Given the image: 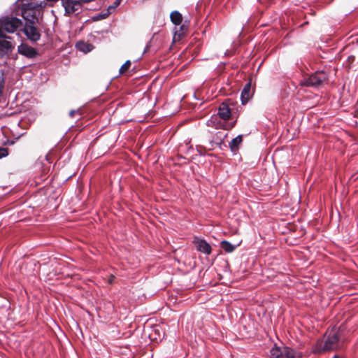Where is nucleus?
I'll return each mask as SVG.
<instances>
[{
    "instance_id": "f257e3e1",
    "label": "nucleus",
    "mask_w": 358,
    "mask_h": 358,
    "mask_svg": "<svg viewBox=\"0 0 358 358\" xmlns=\"http://www.w3.org/2000/svg\"><path fill=\"white\" fill-rule=\"evenodd\" d=\"M45 6V0H17L13 3L15 14L25 20L21 31L31 43H36L41 38V31L36 24L40 13Z\"/></svg>"
},
{
    "instance_id": "f03ea898",
    "label": "nucleus",
    "mask_w": 358,
    "mask_h": 358,
    "mask_svg": "<svg viewBox=\"0 0 358 358\" xmlns=\"http://www.w3.org/2000/svg\"><path fill=\"white\" fill-rule=\"evenodd\" d=\"M341 347L338 332L335 330L328 331L324 336V341H318L313 347L312 352L320 354L324 352L336 350Z\"/></svg>"
},
{
    "instance_id": "7ed1b4c3",
    "label": "nucleus",
    "mask_w": 358,
    "mask_h": 358,
    "mask_svg": "<svg viewBox=\"0 0 358 358\" xmlns=\"http://www.w3.org/2000/svg\"><path fill=\"white\" fill-rule=\"evenodd\" d=\"M11 9L13 10L12 15L3 16L0 18V38H10L6 36L4 32L13 34L19 29L21 31L23 22L15 14L13 4L12 5Z\"/></svg>"
},
{
    "instance_id": "20e7f679",
    "label": "nucleus",
    "mask_w": 358,
    "mask_h": 358,
    "mask_svg": "<svg viewBox=\"0 0 358 358\" xmlns=\"http://www.w3.org/2000/svg\"><path fill=\"white\" fill-rule=\"evenodd\" d=\"M327 80V74L326 72L319 71L310 75L308 78L302 79L300 81V85L306 87H320Z\"/></svg>"
},
{
    "instance_id": "39448f33",
    "label": "nucleus",
    "mask_w": 358,
    "mask_h": 358,
    "mask_svg": "<svg viewBox=\"0 0 358 358\" xmlns=\"http://www.w3.org/2000/svg\"><path fill=\"white\" fill-rule=\"evenodd\" d=\"M17 52L31 62L36 59L40 55L38 49L31 46L24 39L22 40L21 43L17 47Z\"/></svg>"
},
{
    "instance_id": "423d86ee",
    "label": "nucleus",
    "mask_w": 358,
    "mask_h": 358,
    "mask_svg": "<svg viewBox=\"0 0 358 358\" xmlns=\"http://www.w3.org/2000/svg\"><path fill=\"white\" fill-rule=\"evenodd\" d=\"M271 358H300V355L288 347H274L271 351Z\"/></svg>"
},
{
    "instance_id": "0eeeda50",
    "label": "nucleus",
    "mask_w": 358,
    "mask_h": 358,
    "mask_svg": "<svg viewBox=\"0 0 358 358\" xmlns=\"http://www.w3.org/2000/svg\"><path fill=\"white\" fill-rule=\"evenodd\" d=\"M62 3L67 15L78 14L81 10L82 4L79 1L62 0Z\"/></svg>"
},
{
    "instance_id": "6e6552de",
    "label": "nucleus",
    "mask_w": 358,
    "mask_h": 358,
    "mask_svg": "<svg viewBox=\"0 0 358 358\" xmlns=\"http://www.w3.org/2000/svg\"><path fill=\"white\" fill-rule=\"evenodd\" d=\"M217 114L221 119L224 120H229L231 113L228 104L224 102L222 103L218 108Z\"/></svg>"
},
{
    "instance_id": "1a4fd4ad",
    "label": "nucleus",
    "mask_w": 358,
    "mask_h": 358,
    "mask_svg": "<svg viewBox=\"0 0 358 358\" xmlns=\"http://www.w3.org/2000/svg\"><path fill=\"white\" fill-rule=\"evenodd\" d=\"M7 39L0 38V57L3 56L8 51L13 48L12 43Z\"/></svg>"
},
{
    "instance_id": "9d476101",
    "label": "nucleus",
    "mask_w": 358,
    "mask_h": 358,
    "mask_svg": "<svg viewBox=\"0 0 358 358\" xmlns=\"http://www.w3.org/2000/svg\"><path fill=\"white\" fill-rule=\"evenodd\" d=\"M196 249L206 254L209 255L211 252L210 245L204 240H199L196 242Z\"/></svg>"
},
{
    "instance_id": "9b49d317",
    "label": "nucleus",
    "mask_w": 358,
    "mask_h": 358,
    "mask_svg": "<svg viewBox=\"0 0 358 358\" xmlns=\"http://www.w3.org/2000/svg\"><path fill=\"white\" fill-rule=\"evenodd\" d=\"M251 83H248L245 85L241 94V99L243 104H245L251 96Z\"/></svg>"
},
{
    "instance_id": "f8f14e48",
    "label": "nucleus",
    "mask_w": 358,
    "mask_h": 358,
    "mask_svg": "<svg viewBox=\"0 0 358 358\" xmlns=\"http://www.w3.org/2000/svg\"><path fill=\"white\" fill-rule=\"evenodd\" d=\"M171 22L176 24L179 25L182 20V15L177 10L173 11L170 15Z\"/></svg>"
},
{
    "instance_id": "ddd939ff",
    "label": "nucleus",
    "mask_w": 358,
    "mask_h": 358,
    "mask_svg": "<svg viewBox=\"0 0 358 358\" xmlns=\"http://www.w3.org/2000/svg\"><path fill=\"white\" fill-rule=\"evenodd\" d=\"M243 136L238 135L236 138H233L229 143V146L232 150L238 148L240 143L242 142Z\"/></svg>"
},
{
    "instance_id": "4468645a",
    "label": "nucleus",
    "mask_w": 358,
    "mask_h": 358,
    "mask_svg": "<svg viewBox=\"0 0 358 358\" xmlns=\"http://www.w3.org/2000/svg\"><path fill=\"white\" fill-rule=\"evenodd\" d=\"M222 248L226 252H232L235 250V246L230 243L229 241H223L221 242Z\"/></svg>"
},
{
    "instance_id": "2eb2a0df",
    "label": "nucleus",
    "mask_w": 358,
    "mask_h": 358,
    "mask_svg": "<svg viewBox=\"0 0 358 358\" xmlns=\"http://www.w3.org/2000/svg\"><path fill=\"white\" fill-rule=\"evenodd\" d=\"M5 85V72L3 70H0V96L3 93V90Z\"/></svg>"
},
{
    "instance_id": "dca6fc26",
    "label": "nucleus",
    "mask_w": 358,
    "mask_h": 358,
    "mask_svg": "<svg viewBox=\"0 0 358 358\" xmlns=\"http://www.w3.org/2000/svg\"><path fill=\"white\" fill-rule=\"evenodd\" d=\"M131 66V62L129 60H127L120 69V73L123 74Z\"/></svg>"
},
{
    "instance_id": "f3484780",
    "label": "nucleus",
    "mask_w": 358,
    "mask_h": 358,
    "mask_svg": "<svg viewBox=\"0 0 358 358\" xmlns=\"http://www.w3.org/2000/svg\"><path fill=\"white\" fill-rule=\"evenodd\" d=\"M77 47L80 50L83 52L90 51V45L85 44L84 43H78Z\"/></svg>"
},
{
    "instance_id": "a211bd4d",
    "label": "nucleus",
    "mask_w": 358,
    "mask_h": 358,
    "mask_svg": "<svg viewBox=\"0 0 358 358\" xmlns=\"http://www.w3.org/2000/svg\"><path fill=\"white\" fill-rule=\"evenodd\" d=\"M8 155L7 148H0V159L6 157Z\"/></svg>"
},
{
    "instance_id": "6ab92c4d",
    "label": "nucleus",
    "mask_w": 358,
    "mask_h": 358,
    "mask_svg": "<svg viewBox=\"0 0 358 358\" xmlns=\"http://www.w3.org/2000/svg\"><path fill=\"white\" fill-rule=\"evenodd\" d=\"M120 1L119 0H116L113 3V5L110 6L108 7V10H115L119 5H120Z\"/></svg>"
},
{
    "instance_id": "aec40b11",
    "label": "nucleus",
    "mask_w": 358,
    "mask_h": 358,
    "mask_svg": "<svg viewBox=\"0 0 358 358\" xmlns=\"http://www.w3.org/2000/svg\"><path fill=\"white\" fill-rule=\"evenodd\" d=\"M76 110H71L70 113H69V116L70 117H73L74 115L76 114Z\"/></svg>"
},
{
    "instance_id": "412c9836",
    "label": "nucleus",
    "mask_w": 358,
    "mask_h": 358,
    "mask_svg": "<svg viewBox=\"0 0 358 358\" xmlns=\"http://www.w3.org/2000/svg\"><path fill=\"white\" fill-rule=\"evenodd\" d=\"M114 278L115 276L113 275L110 276V278L109 279V283L111 284L113 282Z\"/></svg>"
},
{
    "instance_id": "4be33fe9",
    "label": "nucleus",
    "mask_w": 358,
    "mask_h": 358,
    "mask_svg": "<svg viewBox=\"0 0 358 358\" xmlns=\"http://www.w3.org/2000/svg\"><path fill=\"white\" fill-rule=\"evenodd\" d=\"M213 123V120H210L207 122V125L208 126H211V124Z\"/></svg>"
},
{
    "instance_id": "5701e85b",
    "label": "nucleus",
    "mask_w": 358,
    "mask_h": 358,
    "mask_svg": "<svg viewBox=\"0 0 358 358\" xmlns=\"http://www.w3.org/2000/svg\"><path fill=\"white\" fill-rule=\"evenodd\" d=\"M80 1H83V2H90L92 0H80Z\"/></svg>"
},
{
    "instance_id": "b1692460",
    "label": "nucleus",
    "mask_w": 358,
    "mask_h": 358,
    "mask_svg": "<svg viewBox=\"0 0 358 358\" xmlns=\"http://www.w3.org/2000/svg\"><path fill=\"white\" fill-rule=\"evenodd\" d=\"M106 15H107V14H103V18H104Z\"/></svg>"
}]
</instances>
